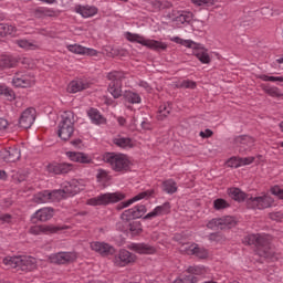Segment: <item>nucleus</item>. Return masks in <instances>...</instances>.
Segmentation results:
<instances>
[{
  "label": "nucleus",
  "instance_id": "37998d69",
  "mask_svg": "<svg viewBox=\"0 0 283 283\" xmlns=\"http://www.w3.org/2000/svg\"><path fill=\"white\" fill-rule=\"evenodd\" d=\"M170 209H171V203L165 202L161 206H157L155 208V211H156L157 216H167V213H169Z\"/></svg>",
  "mask_w": 283,
  "mask_h": 283
},
{
  "label": "nucleus",
  "instance_id": "69168bd1",
  "mask_svg": "<svg viewBox=\"0 0 283 283\" xmlns=\"http://www.w3.org/2000/svg\"><path fill=\"white\" fill-rule=\"evenodd\" d=\"M18 45H19V48L28 49L32 44L28 40H20V41H18Z\"/></svg>",
  "mask_w": 283,
  "mask_h": 283
},
{
  "label": "nucleus",
  "instance_id": "f704fd0d",
  "mask_svg": "<svg viewBox=\"0 0 283 283\" xmlns=\"http://www.w3.org/2000/svg\"><path fill=\"white\" fill-rule=\"evenodd\" d=\"M30 176V171L28 170H18L15 174L12 175L14 182L21 184L25 182Z\"/></svg>",
  "mask_w": 283,
  "mask_h": 283
},
{
  "label": "nucleus",
  "instance_id": "6e6552de",
  "mask_svg": "<svg viewBox=\"0 0 283 283\" xmlns=\"http://www.w3.org/2000/svg\"><path fill=\"white\" fill-rule=\"evenodd\" d=\"M235 224H237L235 219L231 216H228V217L211 219L207 223V228L220 229L221 231H224V229H233Z\"/></svg>",
  "mask_w": 283,
  "mask_h": 283
},
{
  "label": "nucleus",
  "instance_id": "c756f323",
  "mask_svg": "<svg viewBox=\"0 0 283 283\" xmlns=\"http://www.w3.org/2000/svg\"><path fill=\"white\" fill-rule=\"evenodd\" d=\"M67 90L71 94H76V92H83V90H87V85L82 81H72L69 84Z\"/></svg>",
  "mask_w": 283,
  "mask_h": 283
},
{
  "label": "nucleus",
  "instance_id": "ea45409f",
  "mask_svg": "<svg viewBox=\"0 0 283 283\" xmlns=\"http://www.w3.org/2000/svg\"><path fill=\"white\" fill-rule=\"evenodd\" d=\"M192 255H196V258H199L200 260H205L209 256V252L205 248L198 247V244H195V248H192Z\"/></svg>",
  "mask_w": 283,
  "mask_h": 283
},
{
  "label": "nucleus",
  "instance_id": "7ed1b4c3",
  "mask_svg": "<svg viewBox=\"0 0 283 283\" xmlns=\"http://www.w3.org/2000/svg\"><path fill=\"white\" fill-rule=\"evenodd\" d=\"M76 120H74V112L72 111H65L61 115V120L57 125V136L61 138V140H64V143H67L72 136H74V124Z\"/></svg>",
  "mask_w": 283,
  "mask_h": 283
},
{
  "label": "nucleus",
  "instance_id": "e433bc0d",
  "mask_svg": "<svg viewBox=\"0 0 283 283\" xmlns=\"http://www.w3.org/2000/svg\"><path fill=\"white\" fill-rule=\"evenodd\" d=\"M124 98L127 103H132L133 105L136 103H140V95L138 93H134L132 91H126L124 93Z\"/></svg>",
  "mask_w": 283,
  "mask_h": 283
},
{
  "label": "nucleus",
  "instance_id": "393cba45",
  "mask_svg": "<svg viewBox=\"0 0 283 283\" xmlns=\"http://www.w3.org/2000/svg\"><path fill=\"white\" fill-rule=\"evenodd\" d=\"M75 11L77 14H81L84 19H90V17H94V14H98V9L96 7L90 6H77L75 7Z\"/></svg>",
  "mask_w": 283,
  "mask_h": 283
},
{
  "label": "nucleus",
  "instance_id": "bf43d9fd",
  "mask_svg": "<svg viewBox=\"0 0 283 283\" xmlns=\"http://www.w3.org/2000/svg\"><path fill=\"white\" fill-rule=\"evenodd\" d=\"M195 6H213V0H192Z\"/></svg>",
  "mask_w": 283,
  "mask_h": 283
},
{
  "label": "nucleus",
  "instance_id": "2eb2a0df",
  "mask_svg": "<svg viewBox=\"0 0 283 283\" xmlns=\"http://www.w3.org/2000/svg\"><path fill=\"white\" fill-rule=\"evenodd\" d=\"M34 120H36V111L30 107L21 114L19 118V125L23 129H30V127L34 125Z\"/></svg>",
  "mask_w": 283,
  "mask_h": 283
},
{
  "label": "nucleus",
  "instance_id": "473e14b6",
  "mask_svg": "<svg viewBox=\"0 0 283 283\" xmlns=\"http://www.w3.org/2000/svg\"><path fill=\"white\" fill-rule=\"evenodd\" d=\"M17 65V60L10 56L0 57V70H8L10 67H14Z\"/></svg>",
  "mask_w": 283,
  "mask_h": 283
},
{
  "label": "nucleus",
  "instance_id": "0eeeda50",
  "mask_svg": "<svg viewBox=\"0 0 283 283\" xmlns=\"http://www.w3.org/2000/svg\"><path fill=\"white\" fill-rule=\"evenodd\" d=\"M120 200H125V193L123 192H106L102 193L97 197L91 198L87 201V205L91 207H99V206H107L114 205L116 202H120Z\"/></svg>",
  "mask_w": 283,
  "mask_h": 283
},
{
  "label": "nucleus",
  "instance_id": "c9c22d12",
  "mask_svg": "<svg viewBox=\"0 0 283 283\" xmlns=\"http://www.w3.org/2000/svg\"><path fill=\"white\" fill-rule=\"evenodd\" d=\"M153 6L155 10H169L170 8H174V3L167 0H155Z\"/></svg>",
  "mask_w": 283,
  "mask_h": 283
},
{
  "label": "nucleus",
  "instance_id": "b1692460",
  "mask_svg": "<svg viewBox=\"0 0 283 283\" xmlns=\"http://www.w3.org/2000/svg\"><path fill=\"white\" fill-rule=\"evenodd\" d=\"M56 193H59L56 190H54L53 192H50L49 190L43 192H38L34 196L33 200L38 205H43L45 202H50V200H54V196H56Z\"/></svg>",
  "mask_w": 283,
  "mask_h": 283
},
{
  "label": "nucleus",
  "instance_id": "774afa93",
  "mask_svg": "<svg viewBox=\"0 0 283 283\" xmlns=\"http://www.w3.org/2000/svg\"><path fill=\"white\" fill-rule=\"evenodd\" d=\"M2 129H8V119L0 117V132Z\"/></svg>",
  "mask_w": 283,
  "mask_h": 283
},
{
  "label": "nucleus",
  "instance_id": "dca6fc26",
  "mask_svg": "<svg viewBox=\"0 0 283 283\" xmlns=\"http://www.w3.org/2000/svg\"><path fill=\"white\" fill-rule=\"evenodd\" d=\"M91 249L92 251H95V253H99V255H103L104 258H107V255H114V253H116L114 247L105 242H92Z\"/></svg>",
  "mask_w": 283,
  "mask_h": 283
},
{
  "label": "nucleus",
  "instance_id": "f03ea898",
  "mask_svg": "<svg viewBox=\"0 0 283 283\" xmlns=\"http://www.w3.org/2000/svg\"><path fill=\"white\" fill-rule=\"evenodd\" d=\"M3 264L9 269H17L18 271L28 273L30 271H35L36 259L25 255L6 256L3 259Z\"/></svg>",
  "mask_w": 283,
  "mask_h": 283
},
{
  "label": "nucleus",
  "instance_id": "20e7f679",
  "mask_svg": "<svg viewBox=\"0 0 283 283\" xmlns=\"http://www.w3.org/2000/svg\"><path fill=\"white\" fill-rule=\"evenodd\" d=\"M103 159L104 163L111 165L114 171H129L132 167V161L123 154L106 153Z\"/></svg>",
  "mask_w": 283,
  "mask_h": 283
},
{
  "label": "nucleus",
  "instance_id": "de8ad7c7",
  "mask_svg": "<svg viewBox=\"0 0 283 283\" xmlns=\"http://www.w3.org/2000/svg\"><path fill=\"white\" fill-rule=\"evenodd\" d=\"M213 207L217 211H220L222 209H229L230 205L227 200L219 198L213 201Z\"/></svg>",
  "mask_w": 283,
  "mask_h": 283
},
{
  "label": "nucleus",
  "instance_id": "052dcab7",
  "mask_svg": "<svg viewBox=\"0 0 283 283\" xmlns=\"http://www.w3.org/2000/svg\"><path fill=\"white\" fill-rule=\"evenodd\" d=\"M255 160V157H243L240 158L241 167H244V165H251Z\"/></svg>",
  "mask_w": 283,
  "mask_h": 283
},
{
  "label": "nucleus",
  "instance_id": "4468645a",
  "mask_svg": "<svg viewBox=\"0 0 283 283\" xmlns=\"http://www.w3.org/2000/svg\"><path fill=\"white\" fill-rule=\"evenodd\" d=\"M51 264H70L76 260L74 252H57L49 256Z\"/></svg>",
  "mask_w": 283,
  "mask_h": 283
},
{
  "label": "nucleus",
  "instance_id": "6ab92c4d",
  "mask_svg": "<svg viewBox=\"0 0 283 283\" xmlns=\"http://www.w3.org/2000/svg\"><path fill=\"white\" fill-rule=\"evenodd\" d=\"M54 218V209L53 208H41L35 213H33L31 220L32 222H48V220H52Z\"/></svg>",
  "mask_w": 283,
  "mask_h": 283
},
{
  "label": "nucleus",
  "instance_id": "5701e85b",
  "mask_svg": "<svg viewBox=\"0 0 283 283\" xmlns=\"http://www.w3.org/2000/svg\"><path fill=\"white\" fill-rule=\"evenodd\" d=\"M87 116L91 118L93 125H105L107 119L101 114L98 108L91 107L87 111Z\"/></svg>",
  "mask_w": 283,
  "mask_h": 283
},
{
  "label": "nucleus",
  "instance_id": "a18cd8bd",
  "mask_svg": "<svg viewBox=\"0 0 283 283\" xmlns=\"http://www.w3.org/2000/svg\"><path fill=\"white\" fill-rule=\"evenodd\" d=\"M176 87L182 88V90H196V82L191 80H184L176 84Z\"/></svg>",
  "mask_w": 283,
  "mask_h": 283
},
{
  "label": "nucleus",
  "instance_id": "4be33fe9",
  "mask_svg": "<svg viewBox=\"0 0 283 283\" xmlns=\"http://www.w3.org/2000/svg\"><path fill=\"white\" fill-rule=\"evenodd\" d=\"M66 156L73 163H81L82 165L92 164V159H91L90 155H87L85 153L67 151Z\"/></svg>",
  "mask_w": 283,
  "mask_h": 283
},
{
  "label": "nucleus",
  "instance_id": "5fc2aeb1",
  "mask_svg": "<svg viewBox=\"0 0 283 283\" xmlns=\"http://www.w3.org/2000/svg\"><path fill=\"white\" fill-rule=\"evenodd\" d=\"M228 167H232L234 169H238V167H242L241 166V161L240 158L238 157H231L228 161H227Z\"/></svg>",
  "mask_w": 283,
  "mask_h": 283
},
{
  "label": "nucleus",
  "instance_id": "bb28decb",
  "mask_svg": "<svg viewBox=\"0 0 283 283\" xmlns=\"http://www.w3.org/2000/svg\"><path fill=\"white\" fill-rule=\"evenodd\" d=\"M12 84L14 85V87H32V85H34V80H30L25 76H14L12 80Z\"/></svg>",
  "mask_w": 283,
  "mask_h": 283
},
{
  "label": "nucleus",
  "instance_id": "9b49d317",
  "mask_svg": "<svg viewBox=\"0 0 283 283\" xmlns=\"http://www.w3.org/2000/svg\"><path fill=\"white\" fill-rule=\"evenodd\" d=\"M21 159V148L13 146L0 150V160L3 163H17Z\"/></svg>",
  "mask_w": 283,
  "mask_h": 283
},
{
  "label": "nucleus",
  "instance_id": "13d9d810",
  "mask_svg": "<svg viewBox=\"0 0 283 283\" xmlns=\"http://www.w3.org/2000/svg\"><path fill=\"white\" fill-rule=\"evenodd\" d=\"M209 240L211 242H220V240H222V234H220V232L210 233Z\"/></svg>",
  "mask_w": 283,
  "mask_h": 283
},
{
  "label": "nucleus",
  "instance_id": "f3484780",
  "mask_svg": "<svg viewBox=\"0 0 283 283\" xmlns=\"http://www.w3.org/2000/svg\"><path fill=\"white\" fill-rule=\"evenodd\" d=\"M155 193H156L155 189L143 191V192L136 195L135 197H133L132 199L119 203L117 206V211L126 209V207H129V205H134V202H138V200H143L144 198H151L155 196Z\"/></svg>",
  "mask_w": 283,
  "mask_h": 283
},
{
  "label": "nucleus",
  "instance_id": "603ef678",
  "mask_svg": "<svg viewBox=\"0 0 283 283\" xmlns=\"http://www.w3.org/2000/svg\"><path fill=\"white\" fill-rule=\"evenodd\" d=\"M259 78L261 81H270L271 83H275V82H279V83H283V76H269V75H259Z\"/></svg>",
  "mask_w": 283,
  "mask_h": 283
},
{
  "label": "nucleus",
  "instance_id": "0e129e2a",
  "mask_svg": "<svg viewBox=\"0 0 283 283\" xmlns=\"http://www.w3.org/2000/svg\"><path fill=\"white\" fill-rule=\"evenodd\" d=\"M97 180H105L107 178V171L99 169L96 175Z\"/></svg>",
  "mask_w": 283,
  "mask_h": 283
},
{
  "label": "nucleus",
  "instance_id": "72a5a7b5",
  "mask_svg": "<svg viewBox=\"0 0 283 283\" xmlns=\"http://www.w3.org/2000/svg\"><path fill=\"white\" fill-rule=\"evenodd\" d=\"M169 114H171V104H163L159 106V114L157 115V118L158 120H165Z\"/></svg>",
  "mask_w": 283,
  "mask_h": 283
},
{
  "label": "nucleus",
  "instance_id": "a19ab883",
  "mask_svg": "<svg viewBox=\"0 0 283 283\" xmlns=\"http://www.w3.org/2000/svg\"><path fill=\"white\" fill-rule=\"evenodd\" d=\"M175 43H178L179 45H184L185 48H191L192 50H196V42L191 40H182L181 38L175 36L171 39Z\"/></svg>",
  "mask_w": 283,
  "mask_h": 283
},
{
  "label": "nucleus",
  "instance_id": "e2e57ef3",
  "mask_svg": "<svg viewBox=\"0 0 283 283\" xmlns=\"http://www.w3.org/2000/svg\"><path fill=\"white\" fill-rule=\"evenodd\" d=\"M97 54H98V51L84 46V55H86V56H96Z\"/></svg>",
  "mask_w": 283,
  "mask_h": 283
},
{
  "label": "nucleus",
  "instance_id": "09e8293b",
  "mask_svg": "<svg viewBox=\"0 0 283 283\" xmlns=\"http://www.w3.org/2000/svg\"><path fill=\"white\" fill-rule=\"evenodd\" d=\"M67 50L73 54H85V46L81 44H70L67 45Z\"/></svg>",
  "mask_w": 283,
  "mask_h": 283
},
{
  "label": "nucleus",
  "instance_id": "423d86ee",
  "mask_svg": "<svg viewBox=\"0 0 283 283\" xmlns=\"http://www.w3.org/2000/svg\"><path fill=\"white\" fill-rule=\"evenodd\" d=\"M126 39L132 43H139V45H144L145 48L154 50L155 52H165V50H167V43L158 40H147L143 35L136 33L127 32Z\"/></svg>",
  "mask_w": 283,
  "mask_h": 283
},
{
  "label": "nucleus",
  "instance_id": "4d7b16f0",
  "mask_svg": "<svg viewBox=\"0 0 283 283\" xmlns=\"http://www.w3.org/2000/svg\"><path fill=\"white\" fill-rule=\"evenodd\" d=\"M188 273H190V275H202V269L198 266H189Z\"/></svg>",
  "mask_w": 283,
  "mask_h": 283
},
{
  "label": "nucleus",
  "instance_id": "680f3d73",
  "mask_svg": "<svg viewBox=\"0 0 283 283\" xmlns=\"http://www.w3.org/2000/svg\"><path fill=\"white\" fill-rule=\"evenodd\" d=\"M199 136L201 137V138H211L212 136H213V130H211V129H206L205 132H200L199 133Z\"/></svg>",
  "mask_w": 283,
  "mask_h": 283
},
{
  "label": "nucleus",
  "instance_id": "39448f33",
  "mask_svg": "<svg viewBox=\"0 0 283 283\" xmlns=\"http://www.w3.org/2000/svg\"><path fill=\"white\" fill-rule=\"evenodd\" d=\"M109 81L108 92L113 98H120L123 96V81L125 73L123 71H112L106 75Z\"/></svg>",
  "mask_w": 283,
  "mask_h": 283
},
{
  "label": "nucleus",
  "instance_id": "3c124183",
  "mask_svg": "<svg viewBox=\"0 0 283 283\" xmlns=\"http://www.w3.org/2000/svg\"><path fill=\"white\" fill-rule=\"evenodd\" d=\"M134 209L136 219L143 218L147 213V207L145 205L135 206Z\"/></svg>",
  "mask_w": 283,
  "mask_h": 283
},
{
  "label": "nucleus",
  "instance_id": "49530a36",
  "mask_svg": "<svg viewBox=\"0 0 283 283\" xmlns=\"http://www.w3.org/2000/svg\"><path fill=\"white\" fill-rule=\"evenodd\" d=\"M122 220H125L126 222H129V220H136V211L134 208H130L128 210H125L122 216Z\"/></svg>",
  "mask_w": 283,
  "mask_h": 283
},
{
  "label": "nucleus",
  "instance_id": "2f4dec72",
  "mask_svg": "<svg viewBox=\"0 0 283 283\" xmlns=\"http://www.w3.org/2000/svg\"><path fill=\"white\" fill-rule=\"evenodd\" d=\"M262 90L265 92V94H268V96H272L273 98H281V96H283L280 88L275 86L262 85Z\"/></svg>",
  "mask_w": 283,
  "mask_h": 283
},
{
  "label": "nucleus",
  "instance_id": "a878e982",
  "mask_svg": "<svg viewBox=\"0 0 283 283\" xmlns=\"http://www.w3.org/2000/svg\"><path fill=\"white\" fill-rule=\"evenodd\" d=\"M228 196L235 200L237 202H244L247 200V193L241 191L240 188H230L228 189Z\"/></svg>",
  "mask_w": 283,
  "mask_h": 283
},
{
  "label": "nucleus",
  "instance_id": "c85d7f7f",
  "mask_svg": "<svg viewBox=\"0 0 283 283\" xmlns=\"http://www.w3.org/2000/svg\"><path fill=\"white\" fill-rule=\"evenodd\" d=\"M161 187L163 191H165V193H169L170 196L178 191V186L176 185V181H174V179L165 180Z\"/></svg>",
  "mask_w": 283,
  "mask_h": 283
},
{
  "label": "nucleus",
  "instance_id": "8fccbe9b",
  "mask_svg": "<svg viewBox=\"0 0 283 283\" xmlns=\"http://www.w3.org/2000/svg\"><path fill=\"white\" fill-rule=\"evenodd\" d=\"M195 248L196 243H185L179 248V250L181 251V253H186L187 255H193Z\"/></svg>",
  "mask_w": 283,
  "mask_h": 283
},
{
  "label": "nucleus",
  "instance_id": "1a4fd4ad",
  "mask_svg": "<svg viewBox=\"0 0 283 283\" xmlns=\"http://www.w3.org/2000/svg\"><path fill=\"white\" fill-rule=\"evenodd\" d=\"M248 209H269L273 205V198L270 196L250 197L247 200Z\"/></svg>",
  "mask_w": 283,
  "mask_h": 283
},
{
  "label": "nucleus",
  "instance_id": "f8f14e48",
  "mask_svg": "<svg viewBox=\"0 0 283 283\" xmlns=\"http://www.w3.org/2000/svg\"><path fill=\"white\" fill-rule=\"evenodd\" d=\"M234 143L239 148L240 154H247V151H251L253 146L255 145V139L248 135H240L234 138Z\"/></svg>",
  "mask_w": 283,
  "mask_h": 283
},
{
  "label": "nucleus",
  "instance_id": "6e6d98bb",
  "mask_svg": "<svg viewBox=\"0 0 283 283\" xmlns=\"http://www.w3.org/2000/svg\"><path fill=\"white\" fill-rule=\"evenodd\" d=\"M0 94H3V96H6V98H8L9 101H14V91L10 90V88H2L0 90Z\"/></svg>",
  "mask_w": 283,
  "mask_h": 283
},
{
  "label": "nucleus",
  "instance_id": "aec40b11",
  "mask_svg": "<svg viewBox=\"0 0 283 283\" xmlns=\"http://www.w3.org/2000/svg\"><path fill=\"white\" fill-rule=\"evenodd\" d=\"M49 174H54L55 176H61L62 174H70L72 171V164H50L48 166Z\"/></svg>",
  "mask_w": 283,
  "mask_h": 283
},
{
  "label": "nucleus",
  "instance_id": "79ce46f5",
  "mask_svg": "<svg viewBox=\"0 0 283 283\" xmlns=\"http://www.w3.org/2000/svg\"><path fill=\"white\" fill-rule=\"evenodd\" d=\"M113 143L114 145H117V147H122L123 149H125V147H132V138L119 137L115 138Z\"/></svg>",
  "mask_w": 283,
  "mask_h": 283
},
{
  "label": "nucleus",
  "instance_id": "864d4df0",
  "mask_svg": "<svg viewBox=\"0 0 283 283\" xmlns=\"http://www.w3.org/2000/svg\"><path fill=\"white\" fill-rule=\"evenodd\" d=\"M272 196H276L280 200H283V189L280 186H274L270 189Z\"/></svg>",
  "mask_w": 283,
  "mask_h": 283
},
{
  "label": "nucleus",
  "instance_id": "9d476101",
  "mask_svg": "<svg viewBox=\"0 0 283 283\" xmlns=\"http://www.w3.org/2000/svg\"><path fill=\"white\" fill-rule=\"evenodd\" d=\"M81 191H83V188H81V185L76 179L67 182L62 190H56L57 195L62 198H72V196H76L77 193H81Z\"/></svg>",
  "mask_w": 283,
  "mask_h": 283
},
{
  "label": "nucleus",
  "instance_id": "ddd939ff",
  "mask_svg": "<svg viewBox=\"0 0 283 283\" xmlns=\"http://www.w3.org/2000/svg\"><path fill=\"white\" fill-rule=\"evenodd\" d=\"M65 227L52 224L33 226L29 229V233H31L32 235H41V233L50 235L52 233H59V231H63Z\"/></svg>",
  "mask_w": 283,
  "mask_h": 283
},
{
  "label": "nucleus",
  "instance_id": "412c9836",
  "mask_svg": "<svg viewBox=\"0 0 283 283\" xmlns=\"http://www.w3.org/2000/svg\"><path fill=\"white\" fill-rule=\"evenodd\" d=\"M130 249L140 255H154L156 253L154 245L147 243H133Z\"/></svg>",
  "mask_w": 283,
  "mask_h": 283
},
{
  "label": "nucleus",
  "instance_id": "f257e3e1",
  "mask_svg": "<svg viewBox=\"0 0 283 283\" xmlns=\"http://www.w3.org/2000/svg\"><path fill=\"white\" fill-rule=\"evenodd\" d=\"M243 244H248V247H256L258 255H260V258H265V260L273 258V251H271V240H269V237L266 235L249 234L243 238Z\"/></svg>",
  "mask_w": 283,
  "mask_h": 283
},
{
  "label": "nucleus",
  "instance_id": "338daca9",
  "mask_svg": "<svg viewBox=\"0 0 283 283\" xmlns=\"http://www.w3.org/2000/svg\"><path fill=\"white\" fill-rule=\"evenodd\" d=\"M158 213L156 212V209H154L151 212L147 213L143 219L144 220H151V218H157Z\"/></svg>",
  "mask_w": 283,
  "mask_h": 283
},
{
  "label": "nucleus",
  "instance_id": "a211bd4d",
  "mask_svg": "<svg viewBox=\"0 0 283 283\" xmlns=\"http://www.w3.org/2000/svg\"><path fill=\"white\" fill-rule=\"evenodd\" d=\"M136 260V256L127 250H120L117 255H115L116 266H127Z\"/></svg>",
  "mask_w": 283,
  "mask_h": 283
},
{
  "label": "nucleus",
  "instance_id": "4c0bfd02",
  "mask_svg": "<svg viewBox=\"0 0 283 283\" xmlns=\"http://www.w3.org/2000/svg\"><path fill=\"white\" fill-rule=\"evenodd\" d=\"M17 28L6 23H0V36H8V34H14Z\"/></svg>",
  "mask_w": 283,
  "mask_h": 283
},
{
  "label": "nucleus",
  "instance_id": "cd10ccee",
  "mask_svg": "<svg viewBox=\"0 0 283 283\" xmlns=\"http://www.w3.org/2000/svg\"><path fill=\"white\" fill-rule=\"evenodd\" d=\"M33 17L35 19H45V17H54V10L45 7H40L33 10Z\"/></svg>",
  "mask_w": 283,
  "mask_h": 283
},
{
  "label": "nucleus",
  "instance_id": "58836bf2",
  "mask_svg": "<svg viewBox=\"0 0 283 283\" xmlns=\"http://www.w3.org/2000/svg\"><path fill=\"white\" fill-rule=\"evenodd\" d=\"M128 231L132 235H138L139 233H143V226L139 221H133L128 224Z\"/></svg>",
  "mask_w": 283,
  "mask_h": 283
},
{
  "label": "nucleus",
  "instance_id": "7c9ffc66",
  "mask_svg": "<svg viewBox=\"0 0 283 283\" xmlns=\"http://www.w3.org/2000/svg\"><path fill=\"white\" fill-rule=\"evenodd\" d=\"M176 23H191L193 21V13L184 11L172 19Z\"/></svg>",
  "mask_w": 283,
  "mask_h": 283
},
{
  "label": "nucleus",
  "instance_id": "c03bdc74",
  "mask_svg": "<svg viewBox=\"0 0 283 283\" xmlns=\"http://www.w3.org/2000/svg\"><path fill=\"white\" fill-rule=\"evenodd\" d=\"M196 56L200 61V63H203L206 65H209V63H211V56H209L207 50L197 52Z\"/></svg>",
  "mask_w": 283,
  "mask_h": 283
}]
</instances>
